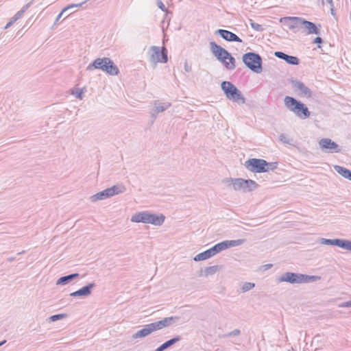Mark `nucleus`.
<instances>
[{
  "label": "nucleus",
  "mask_w": 351,
  "mask_h": 351,
  "mask_svg": "<svg viewBox=\"0 0 351 351\" xmlns=\"http://www.w3.org/2000/svg\"><path fill=\"white\" fill-rule=\"evenodd\" d=\"M330 12H331V14L335 16V10H334V7H330Z\"/></svg>",
  "instance_id": "51"
},
{
  "label": "nucleus",
  "mask_w": 351,
  "mask_h": 351,
  "mask_svg": "<svg viewBox=\"0 0 351 351\" xmlns=\"http://www.w3.org/2000/svg\"><path fill=\"white\" fill-rule=\"evenodd\" d=\"M149 51H152L151 60L154 62L166 63L168 61L167 49L165 47L152 46Z\"/></svg>",
  "instance_id": "10"
},
{
  "label": "nucleus",
  "mask_w": 351,
  "mask_h": 351,
  "mask_svg": "<svg viewBox=\"0 0 351 351\" xmlns=\"http://www.w3.org/2000/svg\"><path fill=\"white\" fill-rule=\"evenodd\" d=\"M23 14H24L23 11H22L21 10L19 12H17L15 14V15L13 17H12V19L16 22L18 19H19L23 16Z\"/></svg>",
  "instance_id": "43"
},
{
  "label": "nucleus",
  "mask_w": 351,
  "mask_h": 351,
  "mask_svg": "<svg viewBox=\"0 0 351 351\" xmlns=\"http://www.w3.org/2000/svg\"><path fill=\"white\" fill-rule=\"evenodd\" d=\"M210 249V251L211 252L212 256H215V254L222 252L223 250H225L227 249L226 242L225 241H223L221 242H219L215 245H214L213 247H211Z\"/></svg>",
  "instance_id": "25"
},
{
  "label": "nucleus",
  "mask_w": 351,
  "mask_h": 351,
  "mask_svg": "<svg viewBox=\"0 0 351 351\" xmlns=\"http://www.w3.org/2000/svg\"><path fill=\"white\" fill-rule=\"evenodd\" d=\"M272 266H273L272 264H266V265H263V267H264V269L266 270V269H270Z\"/></svg>",
  "instance_id": "49"
},
{
  "label": "nucleus",
  "mask_w": 351,
  "mask_h": 351,
  "mask_svg": "<svg viewBox=\"0 0 351 351\" xmlns=\"http://www.w3.org/2000/svg\"><path fill=\"white\" fill-rule=\"evenodd\" d=\"M96 287V284L93 282L87 284L86 285L82 287L78 290L72 292L70 293V296L76 298V297H87L89 296L92 290Z\"/></svg>",
  "instance_id": "13"
},
{
  "label": "nucleus",
  "mask_w": 351,
  "mask_h": 351,
  "mask_svg": "<svg viewBox=\"0 0 351 351\" xmlns=\"http://www.w3.org/2000/svg\"><path fill=\"white\" fill-rule=\"evenodd\" d=\"M326 2L330 4V7H334L333 1L332 0H326Z\"/></svg>",
  "instance_id": "50"
},
{
  "label": "nucleus",
  "mask_w": 351,
  "mask_h": 351,
  "mask_svg": "<svg viewBox=\"0 0 351 351\" xmlns=\"http://www.w3.org/2000/svg\"><path fill=\"white\" fill-rule=\"evenodd\" d=\"M277 167H278V162H269L267 161L265 168L267 169V172H268L270 170L271 171L275 170L276 169H277Z\"/></svg>",
  "instance_id": "39"
},
{
  "label": "nucleus",
  "mask_w": 351,
  "mask_h": 351,
  "mask_svg": "<svg viewBox=\"0 0 351 351\" xmlns=\"http://www.w3.org/2000/svg\"><path fill=\"white\" fill-rule=\"evenodd\" d=\"M279 139H280V141H282V143H284L285 144H289V145L291 144V140L287 138L284 134H281L280 135Z\"/></svg>",
  "instance_id": "40"
},
{
  "label": "nucleus",
  "mask_w": 351,
  "mask_h": 351,
  "mask_svg": "<svg viewBox=\"0 0 351 351\" xmlns=\"http://www.w3.org/2000/svg\"><path fill=\"white\" fill-rule=\"evenodd\" d=\"M334 169L342 177L351 181V170L339 165H335Z\"/></svg>",
  "instance_id": "22"
},
{
  "label": "nucleus",
  "mask_w": 351,
  "mask_h": 351,
  "mask_svg": "<svg viewBox=\"0 0 351 351\" xmlns=\"http://www.w3.org/2000/svg\"><path fill=\"white\" fill-rule=\"evenodd\" d=\"M339 306L341 308H351V300L342 302L341 304H339Z\"/></svg>",
  "instance_id": "45"
},
{
  "label": "nucleus",
  "mask_w": 351,
  "mask_h": 351,
  "mask_svg": "<svg viewBox=\"0 0 351 351\" xmlns=\"http://www.w3.org/2000/svg\"><path fill=\"white\" fill-rule=\"evenodd\" d=\"M14 23H15V21L11 18L10 21L5 26L4 29H8L14 24Z\"/></svg>",
  "instance_id": "47"
},
{
  "label": "nucleus",
  "mask_w": 351,
  "mask_h": 351,
  "mask_svg": "<svg viewBox=\"0 0 351 351\" xmlns=\"http://www.w3.org/2000/svg\"><path fill=\"white\" fill-rule=\"evenodd\" d=\"M148 211L138 212L131 217V221L135 223H147Z\"/></svg>",
  "instance_id": "18"
},
{
  "label": "nucleus",
  "mask_w": 351,
  "mask_h": 351,
  "mask_svg": "<svg viewBox=\"0 0 351 351\" xmlns=\"http://www.w3.org/2000/svg\"><path fill=\"white\" fill-rule=\"evenodd\" d=\"M80 274L78 273H73L69 275L63 276L58 279L56 281L57 285H66L70 283L72 280L78 278Z\"/></svg>",
  "instance_id": "19"
},
{
  "label": "nucleus",
  "mask_w": 351,
  "mask_h": 351,
  "mask_svg": "<svg viewBox=\"0 0 351 351\" xmlns=\"http://www.w3.org/2000/svg\"><path fill=\"white\" fill-rule=\"evenodd\" d=\"M32 3V1H30L29 3H27V4H25L21 9L22 11H23V12L25 13V12L29 8V7L31 6Z\"/></svg>",
  "instance_id": "46"
},
{
  "label": "nucleus",
  "mask_w": 351,
  "mask_h": 351,
  "mask_svg": "<svg viewBox=\"0 0 351 351\" xmlns=\"http://www.w3.org/2000/svg\"><path fill=\"white\" fill-rule=\"evenodd\" d=\"M215 34L220 36L226 41L238 43L243 42L242 40L237 34L226 29H218L215 30Z\"/></svg>",
  "instance_id": "12"
},
{
  "label": "nucleus",
  "mask_w": 351,
  "mask_h": 351,
  "mask_svg": "<svg viewBox=\"0 0 351 351\" xmlns=\"http://www.w3.org/2000/svg\"><path fill=\"white\" fill-rule=\"evenodd\" d=\"M267 161L261 158H249L245 163V167L253 173H265L267 169L265 168Z\"/></svg>",
  "instance_id": "8"
},
{
  "label": "nucleus",
  "mask_w": 351,
  "mask_h": 351,
  "mask_svg": "<svg viewBox=\"0 0 351 351\" xmlns=\"http://www.w3.org/2000/svg\"><path fill=\"white\" fill-rule=\"evenodd\" d=\"M223 182L228 186H232L234 190L235 191H239L241 190L243 192H245V179L243 178H226L223 180Z\"/></svg>",
  "instance_id": "14"
},
{
  "label": "nucleus",
  "mask_w": 351,
  "mask_h": 351,
  "mask_svg": "<svg viewBox=\"0 0 351 351\" xmlns=\"http://www.w3.org/2000/svg\"><path fill=\"white\" fill-rule=\"evenodd\" d=\"M6 341L5 340H3L1 341H0V346H3L4 343H5Z\"/></svg>",
  "instance_id": "53"
},
{
  "label": "nucleus",
  "mask_w": 351,
  "mask_h": 351,
  "mask_svg": "<svg viewBox=\"0 0 351 351\" xmlns=\"http://www.w3.org/2000/svg\"><path fill=\"white\" fill-rule=\"evenodd\" d=\"M213 257L211 252L210 251V249H208L205 250L204 252H202L201 253H199L197 254L194 258L193 260L196 262L204 261L206 259H208L210 258Z\"/></svg>",
  "instance_id": "28"
},
{
  "label": "nucleus",
  "mask_w": 351,
  "mask_h": 351,
  "mask_svg": "<svg viewBox=\"0 0 351 351\" xmlns=\"http://www.w3.org/2000/svg\"><path fill=\"white\" fill-rule=\"evenodd\" d=\"M284 102L285 107L298 117L305 119L310 117L311 112L307 106L295 97L286 96Z\"/></svg>",
  "instance_id": "4"
},
{
  "label": "nucleus",
  "mask_w": 351,
  "mask_h": 351,
  "mask_svg": "<svg viewBox=\"0 0 351 351\" xmlns=\"http://www.w3.org/2000/svg\"><path fill=\"white\" fill-rule=\"evenodd\" d=\"M242 60L247 68L255 73L263 71V58L256 52H247L242 56Z\"/></svg>",
  "instance_id": "7"
},
{
  "label": "nucleus",
  "mask_w": 351,
  "mask_h": 351,
  "mask_svg": "<svg viewBox=\"0 0 351 351\" xmlns=\"http://www.w3.org/2000/svg\"><path fill=\"white\" fill-rule=\"evenodd\" d=\"M148 326L150 328V330H152V332L156 331L158 330L162 329L159 321L149 324Z\"/></svg>",
  "instance_id": "37"
},
{
  "label": "nucleus",
  "mask_w": 351,
  "mask_h": 351,
  "mask_svg": "<svg viewBox=\"0 0 351 351\" xmlns=\"http://www.w3.org/2000/svg\"><path fill=\"white\" fill-rule=\"evenodd\" d=\"M291 84L294 88L300 90V96H306L308 98L312 97V91L309 88L306 86L303 82L298 80H292Z\"/></svg>",
  "instance_id": "16"
},
{
  "label": "nucleus",
  "mask_w": 351,
  "mask_h": 351,
  "mask_svg": "<svg viewBox=\"0 0 351 351\" xmlns=\"http://www.w3.org/2000/svg\"><path fill=\"white\" fill-rule=\"evenodd\" d=\"M210 49L216 59L228 70L235 69V58L231 53L215 41L210 42Z\"/></svg>",
  "instance_id": "2"
},
{
  "label": "nucleus",
  "mask_w": 351,
  "mask_h": 351,
  "mask_svg": "<svg viewBox=\"0 0 351 351\" xmlns=\"http://www.w3.org/2000/svg\"><path fill=\"white\" fill-rule=\"evenodd\" d=\"M75 8H76V7H72V8H71V9H72V8L75 9Z\"/></svg>",
  "instance_id": "55"
},
{
  "label": "nucleus",
  "mask_w": 351,
  "mask_h": 351,
  "mask_svg": "<svg viewBox=\"0 0 351 351\" xmlns=\"http://www.w3.org/2000/svg\"><path fill=\"white\" fill-rule=\"evenodd\" d=\"M244 241H245L244 239L226 240L225 241L227 249H228L230 247L241 245V244H243L244 243Z\"/></svg>",
  "instance_id": "32"
},
{
  "label": "nucleus",
  "mask_w": 351,
  "mask_h": 351,
  "mask_svg": "<svg viewBox=\"0 0 351 351\" xmlns=\"http://www.w3.org/2000/svg\"><path fill=\"white\" fill-rule=\"evenodd\" d=\"M68 315L66 314V313H60V314H56V315H53L51 316H50L49 317V320L50 322H56L58 320H60V319H62L64 318H66L67 317Z\"/></svg>",
  "instance_id": "35"
},
{
  "label": "nucleus",
  "mask_w": 351,
  "mask_h": 351,
  "mask_svg": "<svg viewBox=\"0 0 351 351\" xmlns=\"http://www.w3.org/2000/svg\"><path fill=\"white\" fill-rule=\"evenodd\" d=\"M14 259H15V257H10V258H8V261L9 262H12V261H13Z\"/></svg>",
  "instance_id": "52"
},
{
  "label": "nucleus",
  "mask_w": 351,
  "mask_h": 351,
  "mask_svg": "<svg viewBox=\"0 0 351 351\" xmlns=\"http://www.w3.org/2000/svg\"><path fill=\"white\" fill-rule=\"evenodd\" d=\"M110 197L122 193L126 190L125 187L122 184H116L111 187L107 188Z\"/></svg>",
  "instance_id": "23"
},
{
  "label": "nucleus",
  "mask_w": 351,
  "mask_h": 351,
  "mask_svg": "<svg viewBox=\"0 0 351 351\" xmlns=\"http://www.w3.org/2000/svg\"><path fill=\"white\" fill-rule=\"evenodd\" d=\"M75 95V97L79 99H82L83 95H84V90L83 89H77L76 92L74 93Z\"/></svg>",
  "instance_id": "42"
},
{
  "label": "nucleus",
  "mask_w": 351,
  "mask_h": 351,
  "mask_svg": "<svg viewBox=\"0 0 351 351\" xmlns=\"http://www.w3.org/2000/svg\"><path fill=\"white\" fill-rule=\"evenodd\" d=\"M25 252V251L23 250L22 252L17 253V255H20V254H24Z\"/></svg>",
  "instance_id": "54"
},
{
  "label": "nucleus",
  "mask_w": 351,
  "mask_h": 351,
  "mask_svg": "<svg viewBox=\"0 0 351 351\" xmlns=\"http://www.w3.org/2000/svg\"><path fill=\"white\" fill-rule=\"evenodd\" d=\"M157 5H158V8L160 9L162 12H167L166 7L165 6L164 3L160 0H158Z\"/></svg>",
  "instance_id": "44"
},
{
  "label": "nucleus",
  "mask_w": 351,
  "mask_h": 351,
  "mask_svg": "<svg viewBox=\"0 0 351 351\" xmlns=\"http://www.w3.org/2000/svg\"><path fill=\"white\" fill-rule=\"evenodd\" d=\"M274 56L290 65L297 66L300 63V60L298 57L288 55L282 51H275Z\"/></svg>",
  "instance_id": "15"
},
{
  "label": "nucleus",
  "mask_w": 351,
  "mask_h": 351,
  "mask_svg": "<svg viewBox=\"0 0 351 351\" xmlns=\"http://www.w3.org/2000/svg\"><path fill=\"white\" fill-rule=\"evenodd\" d=\"M154 106H155V113L156 114H158L160 112H164L169 107H170L171 106V104L170 103H167V104H164V105H162L161 104H158V101H155Z\"/></svg>",
  "instance_id": "33"
},
{
  "label": "nucleus",
  "mask_w": 351,
  "mask_h": 351,
  "mask_svg": "<svg viewBox=\"0 0 351 351\" xmlns=\"http://www.w3.org/2000/svg\"><path fill=\"white\" fill-rule=\"evenodd\" d=\"M210 249V251L211 252L212 256H215V254L222 252L223 250H225L227 249L226 242L225 241H223L221 242H219L215 245H214L213 247H211Z\"/></svg>",
  "instance_id": "26"
},
{
  "label": "nucleus",
  "mask_w": 351,
  "mask_h": 351,
  "mask_svg": "<svg viewBox=\"0 0 351 351\" xmlns=\"http://www.w3.org/2000/svg\"><path fill=\"white\" fill-rule=\"evenodd\" d=\"M109 197H110V196H109L108 190H107V189H106L92 195L90 197V199L91 202H95L98 200H102V199H107Z\"/></svg>",
  "instance_id": "27"
},
{
  "label": "nucleus",
  "mask_w": 351,
  "mask_h": 351,
  "mask_svg": "<svg viewBox=\"0 0 351 351\" xmlns=\"http://www.w3.org/2000/svg\"><path fill=\"white\" fill-rule=\"evenodd\" d=\"M177 319H178L177 317H165L162 320H159V322L161 324L162 328H166V327H168V326L172 325L173 323L174 322V321Z\"/></svg>",
  "instance_id": "31"
},
{
  "label": "nucleus",
  "mask_w": 351,
  "mask_h": 351,
  "mask_svg": "<svg viewBox=\"0 0 351 351\" xmlns=\"http://www.w3.org/2000/svg\"><path fill=\"white\" fill-rule=\"evenodd\" d=\"M319 276H310L307 274L287 271L278 278V282H289L290 284L310 283L320 280Z\"/></svg>",
  "instance_id": "5"
},
{
  "label": "nucleus",
  "mask_w": 351,
  "mask_h": 351,
  "mask_svg": "<svg viewBox=\"0 0 351 351\" xmlns=\"http://www.w3.org/2000/svg\"><path fill=\"white\" fill-rule=\"evenodd\" d=\"M317 243L322 245L337 246L341 249L351 252V240L343 239H325L319 238Z\"/></svg>",
  "instance_id": "9"
},
{
  "label": "nucleus",
  "mask_w": 351,
  "mask_h": 351,
  "mask_svg": "<svg viewBox=\"0 0 351 351\" xmlns=\"http://www.w3.org/2000/svg\"><path fill=\"white\" fill-rule=\"evenodd\" d=\"M313 43L317 44L318 48H321L320 45L324 43V40L321 37L317 36L313 39Z\"/></svg>",
  "instance_id": "41"
},
{
  "label": "nucleus",
  "mask_w": 351,
  "mask_h": 351,
  "mask_svg": "<svg viewBox=\"0 0 351 351\" xmlns=\"http://www.w3.org/2000/svg\"><path fill=\"white\" fill-rule=\"evenodd\" d=\"M241 334V330L239 329H234L231 332L220 335V338H228L233 337L236 336H239Z\"/></svg>",
  "instance_id": "34"
},
{
  "label": "nucleus",
  "mask_w": 351,
  "mask_h": 351,
  "mask_svg": "<svg viewBox=\"0 0 351 351\" xmlns=\"http://www.w3.org/2000/svg\"><path fill=\"white\" fill-rule=\"evenodd\" d=\"M221 88L228 99L239 104L245 102V99L241 92L232 82L223 81L221 83Z\"/></svg>",
  "instance_id": "6"
},
{
  "label": "nucleus",
  "mask_w": 351,
  "mask_h": 351,
  "mask_svg": "<svg viewBox=\"0 0 351 351\" xmlns=\"http://www.w3.org/2000/svg\"><path fill=\"white\" fill-rule=\"evenodd\" d=\"M221 269V266L219 265H213L210 267H206L204 269H201L199 271V276H205L207 277L208 276H212L215 274L216 272L219 271Z\"/></svg>",
  "instance_id": "20"
},
{
  "label": "nucleus",
  "mask_w": 351,
  "mask_h": 351,
  "mask_svg": "<svg viewBox=\"0 0 351 351\" xmlns=\"http://www.w3.org/2000/svg\"><path fill=\"white\" fill-rule=\"evenodd\" d=\"M250 25L252 29H254V30H256L257 32H263L265 29L264 27L261 25H259L258 23H255L252 19L250 20Z\"/></svg>",
  "instance_id": "36"
},
{
  "label": "nucleus",
  "mask_w": 351,
  "mask_h": 351,
  "mask_svg": "<svg viewBox=\"0 0 351 351\" xmlns=\"http://www.w3.org/2000/svg\"><path fill=\"white\" fill-rule=\"evenodd\" d=\"M245 193L250 192L258 188V184L254 180L250 179L245 180Z\"/></svg>",
  "instance_id": "29"
},
{
  "label": "nucleus",
  "mask_w": 351,
  "mask_h": 351,
  "mask_svg": "<svg viewBox=\"0 0 351 351\" xmlns=\"http://www.w3.org/2000/svg\"><path fill=\"white\" fill-rule=\"evenodd\" d=\"M254 287H255V284L254 282H245L242 285L241 290L243 292H246V291L251 290Z\"/></svg>",
  "instance_id": "38"
},
{
  "label": "nucleus",
  "mask_w": 351,
  "mask_h": 351,
  "mask_svg": "<svg viewBox=\"0 0 351 351\" xmlns=\"http://www.w3.org/2000/svg\"><path fill=\"white\" fill-rule=\"evenodd\" d=\"M88 0H85L84 1L82 2V3H73V4H70V5H68L67 6H66L65 8H64L62 9V10L60 12V14L58 15V16L56 17V23L58 22L60 18L62 17V14L64 12H65L66 11L71 9L72 7H81L84 3H85Z\"/></svg>",
  "instance_id": "30"
},
{
  "label": "nucleus",
  "mask_w": 351,
  "mask_h": 351,
  "mask_svg": "<svg viewBox=\"0 0 351 351\" xmlns=\"http://www.w3.org/2000/svg\"><path fill=\"white\" fill-rule=\"evenodd\" d=\"M165 219V216L163 214L156 215L148 212L147 223L154 226H161Z\"/></svg>",
  "instance_id": "17"
},
{
  "label": "nucleus",
  "mask_w": 351,
  "mask_h": 351,
  "mask_svg": "<svg viewBox=\"0 0 351 351\" xmlns=\"http://www.w3.org/2000/svg\"><path fill=\"white\" fill-rule=\"evenodd\" d=\"M181 340V337L179 335H177L169 340L165 341L162 344H161L159 347H158L155 351H164L165 350L169 348L176 343L180 341Z\"/></svg>",
  "instance_id": "21"
},
{
  "label": "nucleus",
  "mask_w": 351,
  "mask_h": 351,
  "mask_svg": "<svg viewBox=\"0 0 351 351\" xmlns=\"http://www.w3.org/2000/svg\"><path fill=\"white\" fill-rule=\"evenodd\" d=\"M280 23L287 26L294 33L298 32L300 29L306 34L319 35L322 25L315 24L311 21H308L304 18L298 16H285L280 19Z\"/></svg>",
  "instance_id": "1"
},
{
  "label": "nucleus",
  "mask_w": 351,
  "mask_h": 351,
  "mask_svg": "<svg viewBox=\"0 0 351 351\" xmlns=\"http://www.w3.org/2000/svg\"><path fill=\"white\" fill-rule=\"evenodd\" d=\"M319 145L322 151L328 153H339L341 152L340 146L328 138H324L319 140Z\"/></svg>",
  "instance_id": "11"
},
{
  "label": "nucleus",
  "mask_w": 351,
  "mask_h": 351,
  "mask_svg": "<svg viewBox=\"0 0 351 351\" xmlns=\"http://www.w3.org/2000/svg\"><path fill=\"white\" fill-rule=\"evenodd\" d=\"M184 70H185L186 72L191 71V66L188 64L186 61L184 63Z\"/></svg>",
  "instance_id": "48"
},
{
  "label": "nucleus",
  "mask_w": 351,
  "mask_h": 351,
  "mask_svg": "<svg viewBox=\"0 0 351 351\" xmlns=\"http://www.w3.org/2000/svg\"><path fill=\"white\" fill-rule=\"evenodd\" d=\"M152 333V330L148 326L145 325L142 329L138 330L136 333L132 335L133 339L143 338Z\"/></svg>",
  "instance_id": "24"
},
{
  "label": "nucleus",
  "mask_w": 351,
  "mask_h": 351,
  "mask_svg": "<svg viewBox=\"0 0 351 351\" xmlns=\"http://www.w3.org/2000/svg\"><path fill=\"white\" fill-rule=\"evenodd\" d=\"M94 69L101 70L110 75H118L119 69L114 62L109 58H97L90 63L86 67V71Z\"/></svg>",
  "instance_id": "3"
}]
</instances>
